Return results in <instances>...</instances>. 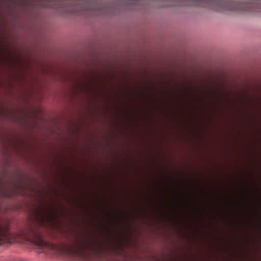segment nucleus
<instances>
[{
	"instance_id": "1",
	"label": "nucleus",
	"mask_w": 261,
	"mask_h": 261,
	"mask_svg": "<svg viewBox=\"0 0 261 261\" xmlns=\"http://www.w3.org/2000/svg\"><path fill=\"white\" fill-rule=\"evenodd\" d=\"M48 221V216L41 215L39 217L36 223L27 226L20 232V235L44 252L46 248L53 247V245L44 241L42 237V228L45 227V222Z\"/></svg>"
},
{
	"instance_id": "2",
	"label": "nucleus",
	"mask_w": 261,
	"mask_h": 261,
	"mask_svg": "<svg viewBox=\"0 0 261 261\" xmlns=\"http://www.w3.org/2000/svg\"><path fill=\"white\" fill-rule=\"evenodd\" d=\"M69 241L75 253L82 258L88 257L97 251L95 242L80 232H73Z\"/></svg>"
},
{
	"instance_id": "3",
	"label": "nucleus",
	"mask_w": 261,
	"mask_h": 261,
	"mask_svg": "<svg viewBox=\"0 0 261 261\" xmlns=\"http://www.w3.org/2000/svg\"><path fill=\"white\" fill-rule=\"evenodd\" d=\"M3 194L4 195V196H6V197H10V194H8V193H3Z\"/></svg>"
}]
</instances>
